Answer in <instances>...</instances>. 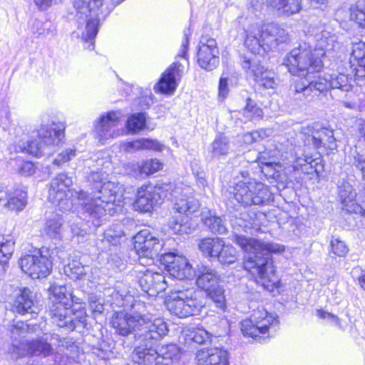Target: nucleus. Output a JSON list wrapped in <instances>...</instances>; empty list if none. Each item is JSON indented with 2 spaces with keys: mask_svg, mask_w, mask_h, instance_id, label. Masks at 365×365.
<instances>
[{
  "mask_svg": "<svg viewBox=\"0 0 365 365\" xmlns=\"http://www.w3.org/2000/svg\"><path fill=\"white\" fill-rule=\"evenodd\" d=\"M233 241L245 252L244 268L255 276L256 282L269 290L277 287L279 279L275 273L271 254L284 252V247L238 234L234 235Z\"/></svg>",
  "mask_w": 365,
  "mask_h": 365,
  "instance_id": "obj_1",
  "label": "nucleus"
},
{
  "mask_svg": "<svg viewBox=\"0 0 365 365\" xmlns=\"http://www.w3.org/2000/svg\"><path fill=\"white\" fill-rule=\"evenodd\" d=\"M317 48L302 42L294 48L283 59L282 64L294 76H301L312 72H320L323 68L322 57L326 51L335 50L339 47L335 34L324 30L317 36Z\"/></svg>",
  "mask_w": 365,
  "mask_h": 365,
  "instance_id": "obj_2",
  "label": "nucleus"
},
{
  "mask_svg": "<svg viewBox=\"0 0 365 365\" xmlns=\"http://www.w3.org/2000/svg\"><path fill=\"white\" fill-rule=\"evenodd\" d=\"M104 180L102 170L91 172L88 180L101 185L98 192L92 197L83 190L76 192L84 212L96 220H101L106 215H113L123 205V195L118 185L109 181L103 182Z\"/></svg>",
  "mask_w": 365,
  "mask_h": 365,
  "instance_id": "obj_3",
  "label": "nucleus"
},
{
  "mask_svg": "<svg viewBox=\"0 0 365 365\" xmlns=\"http://www.w3.org/2000/svg\"><path fill=\"white\" fill-rule=\"evenodd\" d=\"M144 303L138 302L133 305L135 312H118L112 318L111 324L115 331L122 336L134 332L135 341L160 339L168 331L166 323L160 318L153 319L143 310Z\"/></svg>",
  "mask_w": 365,
  "mask_h": 365,
  "instance_id": "obj_4",
  "label": "nucleus"
},
{
  "mask_svg": "<svg viewBox=\"0 0 365 365\" xmlns=\"http://www.w3.org/2000/svg\"><path fill=\"white\" fill-rule=\"evenodd\" d=\"M319 72H312L304 76H299L300 79L296 82L295 93L302 94L307 101H312L320 94L327 91L329 88L332 89H339L346 93V96L349 101H342L343 105L348 108H354L357 106L356 97L351 91L352 86L351 78L347 75L339 73L331 76L328 81L325 78L318 75Z\"/></svg>",
  "mask_w": 365,
  "mask_h": 365,
  "instance_id": "obj_5",
  "label": "nucleus"
},
{
  "mask_svg": "<svg viewBox=\"0 0 365 365\" xmlns=\"http://www.w3.org/2000/svg\"><path fill=\"white\" fill-rule=\"evenodd\" d=\"M103 0H73V6L77 10V35L82 41L88 43L86 48L93 50L94 39L98 34V25L102 19L109 15L110 11L99 13Z\"/></svg>",
  "mask_w": 365,
  "mask_h": 365,
  "instance_id": "obj_6",
  "label": "nucleus"
},
{
  "mask_svg": "<svg viewBox=\"0 0 365 365\" xmlns=\"http://www.w3.org/2000/svg\"><path fill=\"white\" fill-rule=\"evenodd\" d=\"M32 329L24 322H17L11 325L9 330L12 342L10 353L13 358L29 355L46 357L53 354L54 349L47 339L41 336L31 340L25 339L28 334L33 332Z\"/></svg>",
  "mask_w": 365,
  "mask_h": 365,
  "instance_id": "obj_7",
  "label": "nucleus"
},
{
  "mask_svg": "<svg viewBox=\"0 0 365 365\" xmlns=\"http://www.w3.org/2000/svg\"><path fill=\"white\" fill-rule=\"evenodd\" d=\"M53 297V309L51 310L53 322L59 327L68 330L83 329L86 325V313L83 309L72 313L70 309L73 302L71 293L66 286L53 284L50 288Z\"/></svg>",
  "mask_w": 365,
  "mask_h": 365,
  "instance_id": "obj_8",
  "label": "nucleus"
},
{
  "mask_svg": "<svg viewBox=\"0 0 365 365\" xmlns=\"http://www.w3.org/2000/svg\"><path fill=\"white\" fill-rule=\"evenodd\" d=\"M165 303L172 314L184 318L199 314L205 307V298L202 291L194 287L178 288Z\"/></svg>",
  "mask_w": 365,
  "mask_h": 365,
  "instance_id": "obj_9",
  "label": "nucleus"
},
{
  "mask_svg": "<svg viewBox=\"0 0 365 365\" xmlns=\"http://www.w3.org/2000/svg\"><path fill=\"white\" fill-rule=\"evenodd\" d=\"M245 178L233 187L232 200L245 207L262 205L269 201L271 194L268 186L255 179H246L247 172H242Z\"/></svg>",
  "mask_w": 365,
  "mask_h": 365,
  "instance_id": "obj_10",
  "label": "nucleus"
},
{
  "mask_svg": "<svg viewBox=\"0 0 365 365\" xmlns=\"http://www.w3.org/2000/svg\"><path fill=\"white\" fill-rule=\"evenodd\" d=\"M63 130L64 128L61 124L53 123L42 125L38 131V143L36 141L19 142L15 145V151L40 156L46 153V148L58 145L61 142L64 137Z\"/></svg>",
  "mask_w": 365,
  "mask_h": 365,
  "instance_id": "obj_11",
  "label": "nucleus"
},
{
  "mask_svg": "<svg viewBox=\"0 0 365 365\" xmlns=\"http://www.w3.org/2000/svg\"><path fill=\"white\" fill-rule=\"evenodd\" d=\"M72 184L71 178L65 173L58 174L51 182L48 199L62 212L71 210L73 205L71 197L77 198L76 191L70 190Z\"/></svg>",
  "mask_w": 365,
  "mask_h": 365,
  "instance_id": "obj_12",
  "label": "nucleus"
},
{
  "mask_svg": "<svg viewBox=\"0 0 365 365\" xmlns=\"http://www.w3.org/2000/svg\"><path fill=\"white\" fill-rule=\"evenodd\" d=\"M277 323L276 317L264 308H258L254 310L250 319H246L241 322V331L244 336L254 339L261 336L259 334H265L269 328Z\"/></svg>",
  "mask_w": 365,
  "mask_h": 365,
  "instance_id": "obj_13",
  "label": "nucleus"
},
{
  "mask_svg": "<svg viewBox=\"0 0 365 365\" xmlns=\"http://www.w3.org/2000/svg\"><path fill=\"white\" fill-rule=\"evenodd\" d=\"M134 239L135 249L141 259L153 260L158 258L165 245L148 229L140 230Z\"/></svg>",
  "mask_w": 365,
  "mask_h": 365,
  "instance_id": "obj_14",
  "label": "nucleus"
},
{
  "mask_svg": "<svg viewBox=\"0 0 365 365\" xmlns=\"http://www.w3.org/2000/svg\"><path fill=\"white\" fill-rule=\"evenodd\" d=\"M21 269L33 279L43 278L48 276L52 268L51 260L39 251L38 255H29L20 259Z\"/></svg>",
  "mask_w": 365,
  "mask_h": 365,
  "instance_id": "obj_15",
  "label": "nucleus"
},
{
  "mask_svg": "<svg viewBox=\"0 0 365 365\" xmlns=\"http://www.w3.org/2000/svg\"><path fill=\"white\" fill-rule=\"evenodd\" d=\"M242 66L244 70L249 71L254 76L255 82L264 88H273L276 85L274 72L266 69L260 64L259 59L255 56L250 58L243 56Z\"/></svg>",
  "mask_w": 365,
  "mask_h": 365,
  "instance_id": "obj_16",
  "label": "nucleus"
},
{
  "mask_svg": "<svg viewBox=\"0 0 365 365\" xmlns=\"http://www.w3.org/2000/svg\"><path fill=\"white\" fill-rule=\"evenodd\" d=\"M304 135L306 136L304 145H312L314 148L322 146L334 149L336 147L333 130L327 128L321 127L319 124L303 128Z\"/></svg>",
  "mask_w": 365,
  "mask_h": 365,
  "instance_id": "obj_17",
  "label": "nucleus"
},
{
  "mask_svg": "<svg viewBox=\"0 0 365 365\" xmlns=\"http://www.w3.org/2000/svg\"><path fill=\"white\" fill-rule=\"evenodd\" d=\"M218 54L215 39L202 36L197 54L198 65L206 71H212L219 64Z\"/></svg>",
  "mask_w": 365,
  "mask_h": 365,
  "instance_id": "obj_18",
  "label": "nucleus"
},
{
  "mask_svg": "<svg viewBox=\"0 0 365 365\" xmlns=\"http://www.w3.org/2000/svg\"><path fill=\"white\" fill-rule=\"evenodd\" d=\"M166 194L159 186L147 185L138 190L135 207L142 212H150L160 205Z\"/></svg>",
  "mask_w": 365,
  "mask_h": 365,
  "instance_id": "obj_19",
  "label": "nucleus"
},
{
  "mask_svg": "<svg viewBox=\"0 0 365 365\" xmlns=\"http://www.w3.org/2000/svg\"><path fill=\"white\" fill-rule=\"evenodd\" d=\"M183 74V66L178 62L173 63L162 74L155 86L156 92L171 95L177 88Z\"/></svg>",
  "mask_w": 365,
  "mask_h": 365,
  "instance_id": "obj_20",
  "label": "nucleus"
},
{
  "mask_svg": "<svg viewBox=\"0 0 365 365\" xmlns=\"http://www.w3.org/2000/svg\"><path fill=\"white\" fill-rule=\"evenodd\" d=\"M138 284L142 290L150 296H155L164 292L167 288V282L165 276L158 272L146 269L140 272Z\"/></svg>",
  "mask_w": 365,
  "mask_h": 365,
  "instance_id": "obj_21",
  "label": "nucleus"
},
{
  "mask_svg": "<svg viewBox=\"0 0 365 365\" xmlns=\"http://www.w3.org/2000/svg\"><path fill=\"white\" fill-rule=\"evenodd\" d=\"M159 339L138 340V345L133 353V360L139 365H160L157 351L153 345Z\"/></svg>",
  "mask_w": 365,
  "mask_h": 365,
  "instance_id": "obj_22",
  "label": "nucleus"
},
{
  "mask_svg": "<svg viewBox=\"0 0 365 365\" xmlns=\"http://www.w3.org/2000/svg\"><path fill=\"white\" fill-rule=\"evenodd\" d=\"M120 123V113L118 112H109L106 115H102L96 123V133L100 141L113 138L120 134L115 128Z\"/></svg>",
  "mask_w": 365,
  "mask_h": 365,
  "instance_id": "obj_23",
  "label": "nucleus"
},
{
  "mask_svg": "<svg viewBox=\"0 0 365 365\" xmlns=\"http://www.w3.org/2000/svg\"><path fill=\"white\" fill-rule=\"evenodd\" d=\"M260 32L262 41L267 50L276 48L281 43H286L289 40L287 31L275 24L260 26Z\"/></svg>",
  "mask_w": 365,
  "mask_h": 365,
  "instance_id": "obj_24",
  "label": "nucleus"
},
{
  "mask_svg": "<svg viewBox=\"0 0 365 365\" xmlns=\"http://www.w3.org/2000/svg\"><path fill=\"white\" fill-rule=\"evenodd\" d=\"M228 353L218 347H210L198 350L195 361L198 365H228Z\"/></svg>",
  "mask_w": 365,
  "mask_h": 365,
  "instance_id": "obj_25",
  "label": "nucleus"
},
{
  "mask_svg": "<svg viewBox=\"0 0 365 365\" xmlns=\"http://www.w3.org/2000/svg\"><path fill=\"white\" fill-rule=\"evenodd\" d=\"M176 201L175 209L178 212L188 215L195 212L199 207V202L197 199L192 196V189L190 187L185 186L178 192V189L174 191Z\"/></svg>",
  "mask_w": 365,
  "mask_h": 365,
  "instance_id": "obj_26",
  "label": "nucleus"
},
{
  "mask_svg": "<svg viewBox=\"0 0 365 365\" xmlns=\"http://www.w3.org/2000/svg\"><path fill=\"white\" fill-rule=\"evenodd\" d=\"M193 274L197 277L196 284L202 289H210L221 282V276L215 269L207 265H197Z\"/></svg>",
  "mask_w": 365,
  "mask_h": 365,
  "instance_id": "obj_27",
  "label": "nucleus"
},
{
  "mask_svg": "<svg viewBox=\"0 0 365 365\" xmlns=\"http://www.w3.org/2000/svg\"><path fill=\"white\" fill-rule=\"evenodd\" d=\"M246 33V38L244 42L245 47L252 53L260 56L264 55L267 51V48L262 41L260 25L258 24L250 25Z\"/></svg>",
  "mask_w": 365,
  "mask_h": 365,
  "instance_id": "obj_28",
  "label": "nucleus"
},
{
  "mask_svg": "<svg viewBox=\"0 0 365 365\" xmlns=\"http://www.w3.org/2000/svg\"><path fill=\"white\" fill-rule=\"evenodd\" d=\"M6 197H0V205H3L5 207L11 210H21L26 205L27 192L26 187L19 185L14 192L6 193Z\"/></svg>",
  "mask_w": 365,
  "mask_h": 365,
  "instance_id": "obj_29",
  "label": "nucleus"
},
{
  "mask_svg": "<svg viewBox=\"0 0 365 365\" xmlns=\"http://www.w3.org/2000/svg\"><path fill=\"white\" fill-rule=\"evenodd\" d=\"M339 195L342 205V209L348 212H359L362 206L356 203V192L349 182L342 183L339 187Z\"/></svg>",
  "mask_w": 365,
  "mask_h": 365,
  "instance_id": "obj_30",
  "label": "nucleus"
},
{
  "mask_svg": "<svg viewBox=\"0 0 365 365\" xmlns=\"http://www.w3.org/2000/svg\"><path fill=\"white\" fill-rule=\"evenodd\" d=\"M13 308L21 314L36 313L32 293L29 288L19 290L13 302Z\"/></svg>",
  "mask_w": 365,
  "mask_h": 365,
  "instance_id": "obj_31",
  "label": "nucleus"
},
{
  "mask_svg": "<svg viewBox=\"0 0 365 365\" xmlns=\"http://www.w3.org/2000/svg\"><path fill=\"white\" fill-rule=\"evenodd\" d=\"M121 149L125 152L133 153L139 150L152 149L162 151L165 146L158 140L142 138L133 141L125 142L121 145Z\"/></svg>",
  "mask_w": 365,
  "mask_h": 365,
  "instance_id": "obj_32",
  "label": "nucleus"
},
{
  "mask_svg": "<svg viewBox=\"0 0 365 365\" xmlns=\"http://www.w3.org/2000/svg\"><path fill=\"white\" fill-rule=\"evenodd\" d=\"M168 272L170 275L179 279H190L194 276L192 267L184 256L178 257L173 265H168Z\"/></svg>",
  "mask_w": 365,
  "mask_h": 365,
  "instance_id": "obj_33",
  "label": "nucleus"
},
{
  "mask_svg": "<svg viewBox=\"0 0 365 365\" xmlns=\"http://www.w3.org/2000/svg\"><path fill=\"white\" fill-rule=\"evenodd\" d=\"M269 4L282 16H290L302 9V0H269Z\"/></svg>",
  "mask_w": 365,
  "mask_h": 365,
  "instance_id": "obj_34",
  "label": "nucleus"
},
{
  "mask_svg": "<svg viewBox=\"0 0 365 365\" xmlns=\"http://www.w3.org/2000/svg\"><path fill=\"white\" fill-rule=\"evenodd\" d=\"M14 246L13 236L0 234V272L5 270V266L14 251Z\"/></svg>",
  "mask_w": 365,
  "mask_h": 365,
  "instance_id": "obj_35",
  "label": "nucleus"
},
{
  "mask_svg": "<svg viewBox=\"0 0 365 365\" xmlns=\"http://www.w3.org/2000/svg\"><path fill=\"white\" fill-rule=\"evenodd\" d=\"M202 220L204 225L213 233L224 235L227 229L225 222L211 211L204 212L202 214Z\"/></svg>",
  "mask_w": 365,
  "mask_h": 365,
  "instance_id": "obj_36",
  "label": "nucleus"
},
{
  "mask_svg": "<svg viewBox=\"0 0 365 365\" xmlns=\"http://www.w3.org/2000/svg\"><path fill=\"white\" fill-rule=\"evenodd\" d=\"M351 67L359 72L357 67L361 68L365 72V43L359 41L352 45V51L350 57Z\"/></svg>",
  "mask_w": 365,
  "mask_h": 365,
  "instance_id": "obj_37",
  "label": "nucleus"
},
{
  "mask_svg": "<svg viewBox=\"0 0 365 365\" xmlns=\"http://www.w3.org/2000/svg\"><path fill=\"white\" fill-rule=\"evenodd\" d=\"M223 240L219 237H207L202 239L200 244L199 248L204 255L216 257L221 249Z\"/></svg>",
  "mask_w": 365,
  "mask_h": 365,
  "instance_id": "obj_38",
  "label": "nucleus"
},
{
  "mask_svg": "<svg viewBox=\"0 0 365 365\" xmlns=\"http://www.w3.org/2000/svg\"><path fill=\"white\" fill-rule=\"evenodd\" d=\"M230 149L228 138L223 135H218L210 145V153L212 157L220 158L228 155Z\"/></svg>",
  "mask_w": 365,
  "mask_h": 365,
  "instance_id": "obj_39",
  "label": "nucleus"
},
{
  "mask_svg": "<svg viewBox=\"0 0 365 365\" xmlns=\"http://www.w3.org/2000/svg\"><path fill=\"white\" fill-rule=\"evenodd\" d=\"M62 218L58 215H53L48 218L44 227V232L52 239H58L61 236Z\"/></svg>",
  "mask_w": 365,
  "mask_h": 365,
  "instance_id": "obj_40",
  "label": "nucleus"
},
{
  "mask_svg": "<svg viewBox=\"0 0 365 365\" xmlns=\"http://www.w3.org/2000/svg\"><path fill=\"white\" fill-rule=\"evenodd\" d=\"M133 170L137 171L136 175H150L162 168L161 163L156 159L148 160L142 162L140 164L133 165Z\"/></svg>",
  "mask_w": 365,
  "mask_h": 365,
  "instance_id": "obj_41",
  "label": "nucleus"
},
{
  "mask_svg": "<svg viewBox=\"0 0 365 365\" xmlns=\"http://www.w3.org/2000/svg\"><path fill=\"white\" fill-rule=\"evenodd\" d=\"M157 353L160 365H168L170 361L178 359L180 349L177 345L171 344L163 346Z\"/></svg>",
  "mask_w": 365,
  "mask_h": 365,
  "instance_id": "obj_42",
  "label": "nucleus"
},
{
  "mask_svg": "<svg viewBox=\"0 0 365 365\" xmlns=\"http://www.w3.org/2000/svg\"><path fill=\"white\" fill-rule=\"evenodd\" d=\"M88 267L84 266L77 260H73L64 267L65 274L72 279H81L87 272Z\"/></svg>",
  "mask_w": 365,
  "mask_h": 365,
  "instance_id": "obj_43",
  "label": "nucleus"
},
{
  "mask_svg": "<svg viewBox=\"0 0 365 365\" xmlns=\"http://www.w3.org/2000/svg\"><path fill=\"white\" fill-rule=\"evenodd\" d=\"M216 258L221 264H232L237 259V250L234 247L225 245L223 242Z\"/></svg>",
  "mask_w": 365,
  "mask_h": 365,
  "instance_id": "obj_44",
  "label": "nucleus"
},
{
  "mask_svg": "<svg viewBox=\"0 0 365 365\" xmlns=\"http://www.w3.org/2000/svg\"><path fill=\"white\" fill-rule=\"evenodd\" d=\"M146 118L145 113H138L131 115L127 120L126 128L129 133H137L144 129Z\"/></svg>",
  "mask_w": 365,
  "mask_h": 365,
  "instance_id": "obj_45",
  "label": "nucleus"
},
{
  "mask_svg": "<svg viewBox=\"0 0 365 365\" xmlns=\"http://www.w3.org/2000/svg\"><path fill=\"white\" fill-rule=\"evenodd\" d=\"M246 106L243 109V115L245 121L260 119L263 116V111L257 103L251 98L246 100Z\"/></svg>",
  "mask_w": 365,
  "mask_h": 365,
  "instance_id": "obj_46",
  "label": "nucleus"
},
{
  "mask_svg": "<svg viewBox=\"0 0 365 365\" xmlns=\"http://www.w3.org/2000/svg\"><path fill=\"white\" fill-rule=\"evenodd\" d=\"M183 217H173L169 222L170 229L179 235L188 234L191 231L190 225Z\"/></svg>",
  "mask_w": 365,
  "mask_h": 365,
  "instance_id": "obj_47",
  "label": "nucleus"
},
{
  "mask_svg": "<svg viewBox=\"0 0 365 365\" xmlns=\"http://www.w3.org/2000/svg\"><path fill=\"white\" fill-rule=\"evenodd\" d=\"M123 237V232L119 226L107 229L103 234V242H107L112 245H117L120 243V239Z\"/></svg>",
  "mask_w": 365,
  "mask_h": 365,
  "instance_id": "obj_48",
  "label": "nucleus"
},
{
  "mask_svg": "<svg viewBox=\"0 0 365 365\" xmlns=\"http://www.w3.org/2000/svg\"><path fill=\"white\" fill-rule=\"evenodd\" d=\"M350 20L355 21L361 28L365 29V4L358 3L350 9Z\"/></svg>",
  "mask_w": 365,
  "mask_h": 365,
  "instance_id": "obj_49",
  "label": "nucleus"
},
{
  "mask_svg": "<svg viewBox=\"0 0 365 365\" xmlns=\"http://www.w3.org/2000/svg\"><path fill=\"white\" fill-rule=\"evenodd\" d=\"M182 257V255H179L175 250L171 252L170 249L166 247V245L165 244L163 251L160 252L159 257L156 259H159L160 263L165 265L168 271V265H173V262H175L178 257Z\"/></svg>",
  "mask_w": 365,
  "mask_h": 365,
  "instance_id": "obj_50",
  "label": "nucleus"
},
{
  "mask_svg": "<svg viewBox=\"0 0 365 365\" xmlns=\"http://www.w3.org/2000/svg\"><path fill=\"white\" fill-rule=\"evenodd\" d=\"M187 336V340H191L198 344H202L207 341L211 338L212 334L205 329L198 327L190 331Z\"/></svg>",
  "mask_w": 365,
  "mask_h": 365,
  "instance_id": "obj_51",
  "label": "nucleus"
},
{
  "mask_svg": "<svg viewBox=\"0 0 365 365\" xmlns=\"http://www.w3.org/2000/svg\"><path fill=\"white\" fill-rule=\"evenodd\" d=\"M208 295L211 299L216 304L217 307L223 309L225 307V297L224 289L217 284L210 289H207Z\"/></svg>",
  "mask_w": 365,
  "mask_h": 365,
  "instance_id": "obj_52",
  "label": "nucleus"
},
{
  "mask_svg": "<svg viewBox=\"0 0 365 365\" xmlns=\"http://www.w3.org/2000/svg\"><path fill=\"white\" fill-rule=\"evenodd\" d=\"M88 302L89 308L94 314H101L104 310L103 299L95 294L88 297Z\"/></svg>",
  "mask_w": 365,
  "mask_h": 365,
  "instance_id": "obj_53",
  "label": "nucleus"
},
{
  "mask_svg": "<svg viewBox=\"0 0 365 365\" xmlns=\"http://www.w3.org/2000/svg\"><path fill=\"white\" fill-rule=\"evenodd\" d=\"M294 163H296V166L302 167L306 164H312L314 161L312 160V157L309 154H305V151L302 150L300 148H294Z\"/></svg>",
  "mask_w": 365,
  "mask_h": 365,
  "instance_id": "obj_54",
  "label": "nucleus"
},
{
  "mask_svg": "<svg viewBox=\"0 0 365 365\" xmlns=\"http://www.w3.org/2000/svg\"><path fill=\"white\" fill-rule=\"evenodd\" d=\"M332 252L338 257H344L348 252L349 249L344 242L339 239H332L330 242Z\"/></svg>",
  "mask_w": 365,
  "mask_h": 365,
  "instance_id": "obj_55",
  "label": "nucleus"
},
{
  "mask_svg": "<svg viewBox=\"0 0 365 365\" xmlns=\"http://www.w3.org/2000/svg\"><path fill=\"white\" fill-rule=\"evenodd\" d=\"M76 156V149L67 148L63 150L56 158L53 160V164L60 166L63 163H65L71 160Z\"/></svg>",
  "mask_w": 365,
  "mask_h": 365,
  "instance_id": "obj_56",
  "label": "nucleus"
},
{
  "mask_svg": "<svg viewBox=\"0 0 365 365\" xmlns=\"http://www.w3.org/2000/svg\"><path fill=\"white\" fill-rule=\"evenodd\" d=\"M352 166L360 172L363 180L365 182V157L356 153L353 156Z\"/></svg>",
  "mask_w": 365,
  "mask_h": 365,
  "instance_id": "obj_57",
  "label": "nucleus"
},
{
  "mask_svg": "<svg viewBox=\"0 0 365 365\" xmlns=\"http://www.w3.org/2000/svg\"><path fill=\"white\" fill-rule=\"evenodd\" d=\"M253 224H255V219L253 217H250L249 220H245L242 217H240L236 218L235 222L233 223V226L237 230H240L236 227L238 226L245 232H247L248 230L252 229Z\"/></svg>",
  "mask_w": 365,
  "mask_h": 365,
  "instance_id": "obj_58",
  "label": "nucleus"
},
{
  "mask_svg": "<svg viewBox=\"0 0 365 365\" xmlns=\"http://www.w3.org/2000/svg\"><path fill=\"white\" fill-rule=\"evenodd\" d=\"M18 172L22 175L29 176L35 173V166L31 162H23L21 163Z\"/></svg>",
  "mask_w": 365,
  "mask_h": 365,
  "instance_id": "obj_59",
  "label": "nucleus"
},
{
  "mask_svg": "<svg viewBox=\"0 0 365 365\" xmlns=\"http://www.w3.org/2000/svg\"><path fill=\"white\" fill-rule=\"evenodd\" d=\"M317 316L324 319L328 320L331 324L334 325H339L340 320L339 317L336 315H334L331 313L327 312L323 310H317Z\"/></svg>",
  "mask_w": 365,
  "mask_h": 365,
  "instance_id": "obj_60",
  "label": "nucleus"
},
{
  "mask_svg": "<svg viewBox=\"0 0 365 365\" xmlns=\"http://www.w3.org/2000/svg\"><path fill=\"white\" fill-rule=\"evenodd\" d=\"M52 339H56L58 342V346L60 347V351H63L64 349H68V348H72L73 346V342L71 339L69 338H62L60 339L58 335H53L52 336Z\"/></svg>",
  "mask_w": 365,
  "mask_h": 365,
  "instance_id": "obj_61",
  "label": "nucleus"
},
{
  "mask_svg": "<svg viewBox=\"0 0 365 365\" xmlns=\"http://www.w3.org/2000/svg\"><path fill=\"white\" fill-rule=\"evenodd\" d=\"M190 34V31L189 29L184 30V39L182 40L181 48L180 52L178 54V56L185 58L187 51L189 45V38L188 36Z\"/></svg>",
  "mask_w": 365,
  "mask_h": 365,
  "instance_id": "obj_62",
  "label": "nucleus"
},
{
  "mask_svg": "<svg viewBox=\"0 0 365 365\" xmlns=\"http://www.w3.org/2000/svg\"><path fill=\"white\" fill-rule=\"evenodd\" d=\"M84 227L85 225L82 222L81 224H73L71 227V230L74 235L83 237L87 234L86 229Z\"/></svg>",
  "mask_w": 365,
  "mask_h": 365,
  "instance_id": "obj_63",
  "label": "nucleus"
},
{
  "mask_svg": "<svg viewBox=\"0 0 365 365\" xmlns=\"http://www.w3.org/2000/svg\"><path fill=\"white\" fill-rule=\"evenodd\" d=\"M229 91L227 86V78H220L219 82V95L223 98L226 97Z\"/></svg>",
  "mask_w": 365,
  "mask_h": 365,
  "instance_id": "obj_64",
  "label": "nucleus"
}]
</instances>
